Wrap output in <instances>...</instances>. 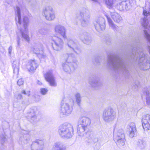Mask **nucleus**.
<instances>
[{
    "instance_id": "39",
    "label": "nucleus",
    "mask_w": 150,
    "mask_h": 150,
    "mask_svg": "<svg viewBox=\"0 0 150 150\" xmlns=\"http://www.w3.org/2000/svg\"><path fill=\"white\" fill-rule=\"evenodd\" d=\"M137 143V144L142 148L144 147V146L143 142L141 141H138Z\"/></svg>"
},
{
    "instance_id": "22",
    "label": "nucleus",
    "mask_w": 150,
    "mask_h": 150,
    "mask_svg": "<svg viewBox=\"0 0 150 150\" xmlns=\"http://www.w3.org/2000/svg\"><path fill=\"white\" fill-rule=\"evenodd\" d=\"M67 44L68 46L71 50L75 52V50L77 48V45L71 38H68L67 40Z\"/></svg>"
},
{
    "instance_id": "24",
    "label": "nucleus",
    "mask_w": 150,
    "mask_h": 150,
    "mask_svg": "<svg viewBox=\"0 0 150 150\" xmlns=\"http://www.w3.org/2000/svg\"><path fill=\"white\" fill-rule=\"evenodd\" d=\"M54 150H65V145L61 142H57L54 145Z\"/></svg>"
},
{
    "instance_id": "11",
    "label": "nucleus",
    "mask_w": 150,
    "mask_h": 150,
    "mask_svg": "<svg viewBox=\"0 0 150 150\" xmlns=\"http://www.w3.org/2000/svg\"><path fill=\"white\" fill-rule=\"evenodd\" d=\"M43 13L46 19L49 21L53 20L55 18V16L51 6H46L43 10Z\"/></svg>"
},
{
    "instance_id": "12",
    "label": "nucleus",
    "mask_w": 150,
    "mask_h": 150,
    "mask_svg": "<svg viewBox=\"0 0 150 150\" xmlns=\"http://www.w3.org/2000/svg\"><path fill=\"white\" fill-rule=\"evenodd\" d=\"M54 45L53 47L54 49L57 50H61L63 47L64 42L63 40L61 38L56 36H54L51 38Z\"/></svg>"
},
{
    "instance_id": "3",
    "label": "nucleus",
    "mask_w": 150,
    "mask_h": 150,
    "mask_svg": "<svg viewBox=\"0 0 150 150\" xmlns=\"http://www.w3.org/2000/svg\"><path fill=\"white\" fill-rule=\"evenodd\" d=\"M139 55L137 60V65L141 69L146 70L150 68L149 63L150 58L148 55L144 54L142 51L137 49V52L134 56V59Z\"/></svg>"
},
{
    "instance_id": "18",
    "label": "nucleus",
    "mask_w": 150,
    "mask_h": 150,
    "mask_svg": "<svg viewBox=\"0 0 150 150\" xmlns=\"http://www.w3.org/2000/svg\"><path fill=\"white\" fill-rule=\"evenodd\" d=\"M44 143L42 140H37L33 142L31 145L32 150H42L43 148Z\"/></svg>"
},
{
    "instance_id": "25",
    "label": "nucleus",
    "mask_w": 150,
    "mask_h": 150,
    "mask_svg": "<svg viewBox=\"0 0 150 150\" xmlns=\"http://www.w3.org/2000/svg\"><path fill=\"white\" fill-rule=\"evenodd\" d=\"M21 134L23 135H25L23 138L21 137V139L22 140L23 142L24 143H27V140L29 139V135H28L29 132L25 130H22L21 132Z\"/></svg>"
},
{
    "instance_id": "14",
    "label": "nucleus",
    "mask_w": 150,
    "mask_h": 150,
    "mask_svg": "<svg viewBox=\"0 0 150 150\" xmlns=\"http://www.w3.org/2000/svg\"><path fill=\"white\" fill-rule=\"evenodd\" d=\"M105 21L102 17L99 18L95 23V26L96 29L98 31L103 30L105 29Z\"/></svg>"
},
{
    "instance_id": "21",
    "label": "nucleus",
    "mask_w": 150,
    "mask_h": 150,
    "mask_svg": "<svg viewBox=\"0 0 150 150\" xmlns=\"http://www.w3.org/2000/svg\"><path fill=\"white\" fill-rule=\"evenodd\" d=\"M114 133L116 134L115 137V141L122 140V135L124 137V139H125V135L122 129H120L117 130V128H115L114 130Z\"/></svg>"
},
{
    "instance_id": "27",
    "label": "nucleus",
    "mask_w": 150,
    "mask_h": 150,
    "mask_svg": "<svg viewBox=\"0 0 150 150\" xmlns=\"http://www.w3.org/2000/svg\"><path fill=\"white\" fill-rule=\"evenodd\" d=\"M12 64L14 73H18L19 71V61L18 60H15L13 62Z\"/></svg>"
},
{
    "instance_id": "1",
    "label": "nucleus",
    "mask_w": 150,
    "mask_h": 150,
    "mask_svg": "<svg viewBox=\"0 0 150 150\" xmlns=\"http://www.w3.org/2000/svg\"><path fill=\"white\" fill-rule=\"evenodd\" d=\"M15 10L16 15L15 19L18 28L21 34L22 37L25 40L28 41L30 38L27 28L28 23V18L25 16L22 19L21 16L20 10L19 7H16Z\"/></svg>"
},
{
    "instance_id": "44",
    "label": "nucleus",
    "mask_w": 150,
    "mask_h": 150,
    "mask_svg": "<svg viewBox=\"0 0 150 150\" xmlns=\"http://www.w3.org/2000/svg\"><path fill=\"white\" fill-rule=\"evenodd\" d=\"M43 30L42 29H40V30H39V32L40 33H41V32Z\"/></svg>"
},
{
    "instance_id": "10",
    "label": "nucleus",
    "mask_w": 150,
    "mask_h": 150,
    "mask_svg": "<svg viewBox=\"0 0 150 150\" xmlns=\"http://www.w3.org/2000/svg\"><path fill=\"white\" fill-rule=\"evenodd\" d=\"M134 1L129 0L122 1L120 2L117 5V8L120 11L127 10L134 5Z\"/></svg>"
},
{
    "instance_id": "15",
    "label": "nucleus",
    "mask_w": 150,
    "mask_h": 150,
    "mask_svg": "<svg viewBox=\"0 0 150 150\" xmlns=\"http://www.w3.org/2000/svg\"><path fill=\"white\" fill-rule=\"evenodd\" d=\"M38 66L37 61L34 59H30L28 61L26 67L30 72H33Z\"/></svg>"
},
{
    "instance_id": "42",
    "label": "nucleus",
    "mask_w": 150,
    "mask_h": 150,
    "mask_svg": "<svg viewBox=\"0 0 150 150\" xmlns=\"http://www.w3.org/2000/svg\"><path fill=\"white\" fill-rule=\"evenodd\" d=\"M12 46H10L8 48V53L10 54H11L12 50Z\"/></svg>"
},
{
    "instance_id": "19",
    "label": "nucleus",
    "mask_w": 150,
    "mask_h": 150,
    "mask_svg": "<svg viewBox=\"0 0 150 150\" xmlns=\"http://www.w3.org/2000/svg\"><path fill=\"white\" fill-rule=\"evenodd\" d=\"M128 134L131 138L134 137L136 134V129L135 124L134 122L130 123L127 126Z\"/></svg>"
},
{
    "instance_id": "46",
    "label": "nucleus",
    "mask_w": 150,
    "mask_h": 150,
    "mask_svg": "<svg viewBox=\"0 0 150 150\" xmlns=\"http://www.w3.org/2000/svg\"><path fill=\"white\" fill-rule=\"evenodd\" d=\"M134 52V50H133V52Z\"/></svg>"
},
{
    "instance_id": "6",
    "label": "nucleus",
    "mask_w": 150,
    "mask_h": 150,
    "mask_svg": "<svg viewBox=\"0 0 150 150\" xmlns=\"http://www.w3.org/2000/svg\"><path fill=\"white\" fill-rule=\"evenodd\" d=\"M76 20L77 21H80L82 26H86L90 20L89 11L86 9L82 10L77 15Z\"/></svg>"
},
{
    "instance_id": "8",
    "label": "nucleus",
    "mask_w": 150,
    "mask_h": 150,
    "mask_svg": "<svg viewBox=\"0 0 150 150\" xmlns=\"http://www.w3.org/2000/svg\"><path fill=\"white\" fill-rule=\"evenodd\" d=\"M149 22V20L146 17H144V18L141 19L142 25L144 29V32L145 36L150 44V25L148 26ZM148 49L150 54V46L148 47Z\"/></svg>"
},
{
    "instance_id": "31",
    "label": "nucleus",
    "mask_w": 150,
    "mask_h": 150,
    "mask_svg": "<svg viewBox=\"0 0 150 150\" xmlns=\"http://www.w3.org/2000/svg\"><path fill=\"white\" fill-rule=\"evenodd\" d=\"M89 83L92 87H94L98 86L100 84L98 80L95 79H91L89 81Z\"/></svg>"
},
{
    "instance_id": "20",
    "label": "nucleus",
    "mask_w": 150,
    "mask_h": 150,
    "mask_svg": "<svg viewBox=\"0 0 150 150\" xmlns=\"http://www.w3.org/2000/svg\"><path fill=\"white\" fill-rule=\"evenodd\" d=\"M80 125H79L88 129V127L91 123V120L88 117H83L80 118Z\"/></svg>"
},
{
    "instance_id": "13",
    "label": "nucleus",
    "mask_w": 150,
    "mask_h": 150,
    "mask_svg": "<svg viewBox=\"0 0 150 150\" xmlns=\"http://www.w3.org/2000/svg\"><path fill=\"white\" fill-rule=\"evenodd\" d=\"M44 77L46 81L49 83L50 86H54L57 85L52 71H49L44 74Z\"/></svg>"
},
{
    "instance_id": "37",
    "label": "nucleus",
    "mask_w": 150,
    "mask_h": 150,
    "mask_svg": "<svg viewBox=\"0 0 150 150\" xmlns=\"http://www.w3.org/2000/svg\"><path fill=\"white\" fill-rule=\"evenodd\" d=\"M47 89L42 88L41 89L40 92L43 95L45 94L47 92Z\"/></svg>"
},
{
    "instance_id": "32",
    "label": "nucleus",
    "mask_w": 150,
    "mask_h": 150,
    "mask_svg": "<svg viewBox=\"0 0 150 150\" xmlns=\"http://www.w3.org/2000/svg\"><path fill=\"white\" fill-rule=\"evenodd\" d=\"M144 94L146 96V104L149 105H150V98L149 96V93L147 89H145V91H143Z\"/></svg>"
},
{
    "instance_id": "16",
    "label": "nucleus",
    "mask_w": 150,
    "mask_h": 150,
    "mask_svg": "<svg viewBox=\"0 0 150 150\" xmlns=\"http://www.w3.org/2000/svg\"><path fill=\"white\" fill-rule=\"evenodd\" d=\"M142 125L145 130H150V115L144 116L142 120Z\"/></svg>"
},
{
    "instance_id": "33",
    "label": "nucleus",
    "mask_w": 150,
    "mask_h": 150,
    "mask_svg": "<svg viewBox=\"0 0 150 150\" xmlns=\"http://www.w3.org/2000/svg\"><path fill=\"white\" fill-rule=\"evenodd\" d=\"M117 145L119 147H121L124 146L125 144V139H124L123 135L122 136V139L115 141Z\"/></svg>"
},
{
    "instance_id": "28",
    "label": "nucleus",
    "mask_w": 150,
    "mask_h": 150,
    "mask_svg": "<svg viewBox=\"0 0 150 150\" xmlns=\"http://www.w3.org/2000/svg\"><path fill=\"white\" fill-rule=\"evenodd\" d=\"M33 51V52L37 54L40 57L44 58L45 57V56L42 55L43 51L42 48L40 49L38 48L35 47L34 48Z\"/></svg>"
},
{
    "instance_id": "26",
    "label": "nucleus",
    "mask_w": 150,
    "mask_h": 150,
    "mask_svg": "<svg viewBox=\"0 0 150 150\" xmlns=\"http://www.w3.org/2000/svg\"><path fill=\"white\" fill-rule=\"evenodd\" d=\"M111 16L115 21L119 23L121 20V17L120 15L117 13L112 12L111 13Z\"/></svg>"
},
{
    "instance_id": "29",
    "label": "nucleus",
    "mask_w": 150,
    "mask_h": 150,
    "mask_svg": "<svg viewBox=\"0 0 150 150\" xmlns=\"http://www.w3.org/2000/svg\"><path fill=\"white\" fill-rule=\"evenodd\" d=\"M36 112L33 110H32L29 113L28 116L30 117L31 122H33L37 121V118L35 114Z\"/></svg>"
},
{
    "instance_id": "38",
    "label": "nucleus",
    "mask_w": 150,
    "mask_h": 150,
    "mask_svg": "<svg viewBox=\"0 0 150 150\" xmlns=\"http://www.w3.org/2000/svg\"><path fill=\"white\" fill-rule=\"evenodd\" d=\"M17 83L18 85L21 86L23 84V81L22 79H20L18 81Z\"/></svg>"
},
{
    "instance_id": "9",
    "label": "nucleus",
    "mask_w": 150,
    "mask_h": 150,
    "mask_svg": "<svg viewBox=\"0 0 150 150\" xmlns=\"http://www.w3.org/2000/svg\"><path fill=\"white\" fill-rule=\"evenodd\" d=\"M116 117V113L111 108L105 109L103 112V118L104 121L108 122L114 120Z\"/></svg>"
},
{
    "instance_id": "35",
    "label": "nucleus",
    "mask_w": 150,
    "mask_h": 150,
    "mask_svg": "<svg viewBox=\"0 0 150 150\" xmlns=\"http://www.w3.org/2000/svg\"><path fill=\"white\" fill-rule=\"evenodd\" d=\"M105 3L108 8L110 9L113 6V0H106Z\"/></svg>"
},
{
    "instance_id": "23",
    "label": "nucleus",
    "mask_w": 150,
    "mask_h": 150,
    "mask_svg": "<svg viewBox=\"0 0 150 150\" xmlns=\"http://www.w3.org/2000/svg\"><path fill=\"white\" fill-rule=\"evenodd\" d=\"M88 129L87 128L79 125L77 128L78 134L80 137L84 136L86 134V132L88 131Z\"/></svg>"
},
{
    "instance_id": "7",
    "label": "nucleus",
    "mask_w": 150,
    "mask_h": 150,
    "mask_svg": "<svg viewBox=\"0 0 150 150\" xmlns=\"http://www.w3.org/2000/svg\"><path fill=\"white\" fill-rule=\"evenodd\" d=\"M74 102L72 99H70L67 103L63 104L60 108L59 112L63 115H70L73 110V106Z\"/></svg>"
},
{
    "instance_id": "45",
    "label": "nucleus",
    "mask_w": 150,
    "mask_h": 150,
    "mask_svg": "<svg viewBox=\"0 0 150 150\" xmlns=\"http://www.w3.org/2000/svg\"><path fill=\"white\" fill-rule=\"evenodd\" d=\"M17 44H18V46H19L20 45H19V40H18L17 41Z\"/></svg>"
},
{
    "instance_id": "34",
    "label": "nucleus",
    "mask_w": 150,
    "mask_h": 150,
    "mask_svg": "<svg viewBox=\"0 0 150 150\" xmlns=\"http://www.w3.org/2000/svg\"><path fill=\"white\" fill-rule=\"evenodd\" d=\"M76 102L79 105H80L81 101V98L79 93H77L75 94Z\"/></svg>"
},
{
    "instance_id": "30",
    "label": "nucleus",
    "mask_w": 150,
    "mask_h": 150,
    "mask_svg": "<svg viewBox=\"0 0 150 150\" xmlns=\"http://www.w3.org/2000/svg\"><path fill=\"white\" fill-rule=\"evenodd\" d=\"M106 16L108 19L109 26L111 27L114 30H117L118 27L114 24L112 20L107 16L106 15Z\"/></svg>"
},
{
    "instance_id": "40",
    "label": "nucleus",
    "mask_w": 150,
    "mask_h": 150,
    "mask_svg": "<svg viewBox=\"0 0 150 150\" xmlns=\"http://www.w3.org/2000/svg\"><path fill=\"white\" fill-rule=\"evenodd\" d=\"M16 98L17 100H20L22 98V96L20 94H18L16 96Z\"/></svg>"
},
{
    "instance_id": "17",
    "label": "nucleus",
    "mask_w": 150,
    "mask_h": 150,
    "mask_svg": "<svg viewBox=\"0 0 150 150\" xmlns=\"http://www.w3.org/2000/svg\"><path fill=\"white\" fill-rule=\"evenodd\" d=\"M54 32L60 35L64 39L66 38V30L65 28L59 25H56L54 28Z\"/></svg>"
},
{
    "instance_id": "36",
    "label": "nucleus",
    "mask_w": 150,
    "mask_h": 150,
    "mask_svg": "<svg viewBox=\"0 0 150 150\" xmlns=\"http://www.w3.org/2000/svg\"><path fill=\"white\" fill-rule=\"evenodd\" d=\"M143 14L146 16L150 15V12L149 11V9H144L143 11Z\"/></svg>"
},
{
    "instance_id": "5",
    "label": "nucleus",
    "mask_w": 150,
    "mask_h": 150,
    "mask_svg": "<svg viewBox=\"0 0 150 150\" xmlns=\"http://www.w3.org/2000/svg\"><path fill=\"white\" fill-rule=\"evenodd\" d=\"M73 132V127L70 124L60 126L58 130L60 136L67 138L71 137Z\"/></svg>"
},
{
    "instance_id": "2",
    "label": "nucleus",
    "mask_w": 150,
    "mask_h": 150,
    "mask_svg": "<svg viewBox=\"0 0 150 150\" xmlns=\"http://www.w3.org/2000/svg\"><path fill=\"white\" fill-rule=\"evenodd\" d=\"M74 55L72 54L67 53L64 55L65 61L62 64V68L66 72L70 73L73 72L77 67L76 61H74L73 58Z\"/></svg>"
},
{
    "instance_id": "43",
    "label": "nucleus",
    "mask_w": 150,
    "mask_h": 150,
    "mask_svg": "<svg viewBox=\"0 0 150 150\" xmlns=\"http://www.w3.org/2000/svg\"><path fill=\"white\" fill-rule=\"evenodd\" d=\"M37 83L40 85H42V83L39 80L37 81Z\"/></svg>"
},
{
    "instance_id": "4",
    "label": "nucleus",
    "mask_w": 150,
    "mask_h": 150,
    "mask_svg": "<svg viewBox=\"0 0 150 150\" xmlns=\"http://www.w3.org/2000/svg\"><path fill=\"white\" fill-rule=\"evenodd\" d=\"M108 64L111 68L114 70L123 69L125 68V64L119 57L111 55L108 60Z\"/></svg>"
},
{
    "instance_id": "41",
    "label": "nucleus",
    "mask_w": 150,
    "mask_h": 150,
    "mask_svg": "<svg viewBox=\"0 0 150 150\" xmlns=\"http://www.w3.org/2000/svg\"><path fill=\"white\" fill-rule=\"evenodd\" d=\"M29 93H30V91H28L26 93V92L24 90L22 92V93H23L27 95H28V96H30V94Z\"/></svg>"
}]
</instances>
